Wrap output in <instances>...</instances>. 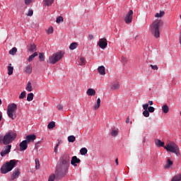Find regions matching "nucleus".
Returning a JSON list of instances; mask_svg holds the SVG:
<instances>
[{
  "instance_id": "2eb2a0df",
  "label": "nucleus",
  "mask_w": 181,
  "mask_h": 181,
  "mask_svg": "<svg viewBox=\"0 0 181 181\" xmlns=\"http://www.w3.org/2000/svg\"><path fill=\"white\" fill-rule=\"evenodd\" d=\"M35 139H36V135L35 134H30V135H27L26 136L27 143H30L32 141H34Z\"/></svg>"
},
{
  "instance_id": "7ed1b4c3",
  "label": "nucleus",
  "mask_w": 181,
  "mask_h": 181,
  "mask_svg": "<svg viewBox=\"0 0 181 181\" xmlns=\"http://www.w3.org/2000/svg\"><path fill=\"white\" fill-rule=\"evenodd\" d=\"M18 160H11L9 162H6L0 168L1 173L2 174H6L11 171L13 168L17 165Z\"/></svg>"
},
{
  "instance_id": "6ab92c4d",
  "label": "nucleus",
  "mask_w": 181,
  "mask_h": 181,
  "mask_svg": "<svg viewBox=\"0 0 181 181\" xmlns=\"http://www.w3.org/2000/svg\"><path fill=\"white\" fill-rule=\"evenodd\" d=\"M37 46L35 44L30 45V49H28V52L30 53H33V52H36Z\"/></svg>"
},
{
  "instance_id": "a878e982",
  "label": "nucleus",
  "mask_w": 181,
  "mask_h": 181,
  "mask_svg": "<svg viewBox=\"0 0 181 181\" xmlns=\"http://www.w3.org/2000/svg\"><path fill=\"white\" fill-rule=\"evenodd\" d=\"M86 60L84 57H81L78 59V65L79 66H85L86 65Z\"/></svg>"
},
{
  "instance_id": "4d7b16f0",
  "label": "nucleus",
  "mask_w": 181,
  "mask_h": 181,
  "mask_svg": "<svg viewBox=\"0 0 181 181\" xmlns=\"http://www.w3.org/2000/svg\"><path fill=\"white\" fill-rule=\"evenodd\" d=\"M88 37H89V40L94 39V36L93 35H89Z\"/></svg>"
},
{
  "instance_id": "603ef678",
  "label": "nucleus",
  "mask_w": 181,
  "mask_h": 181,
  "mask_svg": "<svg viewBox=\"0 0 181 181\" xmlns=\"http://www.w3.org/2000/svg\"><path fill=\"white\" fill-rule=\"evenodd\" d=\"M148 106L149 105L148 104H144L143 105V108L145 110H147L148 109Z\"/></svg>"
},
{
  "instance_id": "09e8293b",
  "label": "nucleus",
  "mask_w": 181,
  "mask_h": 181,
  "mask_svg": "<svg viewBox=\"0 0 181 181\" xmlns=\"http://www.w3.org/2000/svg\"><path fill=\"white\" fill-rule=\"evenodd\" d=\"M151 69H153L154 71L158 70V66L157 65L151 64Z\"/></svg>"
},
{
  "instance_id": "0e129e2a",
  "label": "nucleus",
  "mask_w": 181,
  "mask_h": 181,
  "mask_svg": "<svg viewBox=\"0 0 181 181\" xmlns=\"http://www.w3.org/2000/svg\"><path fill=\"white\" fill-rule=\"evenodd\" d=\"M137 37H138L137 35L135 37V40H136Z\"/></svg>"
},
{
  "instance_id": "4468645a",
  "label": "nucleus",
  "mask_w": 181,
  "mask_h": 181,
  "mask_svg": "<svg viewBox=\"0 0 181 181\" xmlns=\"http://www.w3.org/2000/svg\"><path fill=\"white\" fill-rule=\"evenodd\" d=\"M81 163V160L79 158H78L76 156H73L71 160V164L74 166L76 167L77 164Z\"/></svg>"
},
{
  "instance_id": "7c9ffc66",
  "label": "nucleus",
  "mask_w": 181,
  "mask_h": 181,
  "mask_svg": "<svg viewBox=\"0 0 181 181\" xmlns=\"http://www.w3.org/2000/svg\"><path fill=\"white\" fill-rule=\"evenodd\" d=\"M26 90L28 92L33 91V86L30 81H28V83H27Z\"/></svg>"
},
{
  "instance_id": "1a4fd4ad",
  "label": "nucleus",
  "mask_w": 181,
  "mask_h": 181,
  "mask_svg": "<svg viewBox=\"0 0 181 181\" xmlns=\"http://www.w3.org/2000/svg\"><path fill=\"white\" fill-rule=\"evenodd\" d=\"M98 45L101 49H105L107 47V39H105V38L100 39L98 42Z\"/></svg>"
},
{
  "instance_id": "a19ab883",
  "label": "nucleus",
  "mask_w": 181,
  "mask_h": 181,
  "mask_svg": "<svg viewBox=\"0 0 181 181\" xmlns=\"http://www.w3.org/2000/svg\"><path fill=\"white\" fill-rule=\"evenodd\" d=\"M64 21V18H63V16H58L57 18V20H56V23H60L61 22H63Z\"/></svg>"
},
{
  "instance_id": "6e6552de",
  "label": "nucleus",
  "mask_w": 181,
  "mask_h": 181,
  "mask_svg": "<svg viewBox=\"0 0 181 181\" xmlns=\"http://www.w3.org/2000/svg\"><path fill=\"white\" fill-rule=\"evenodd\" d=\"M133 11L129 10V12L124 16V21L127 24H129L132 22Z\"/></svg>"
},
{
  "instance_id": "39448f33",
  "label": "nucleus",
  "mask_w": 181,
  "mask_h": 181,
  "mask_svg": "<svg viewBox=\"0 0 181 181\" xmlns=\"http://www.w3.org/2000/svg\"><path fill=\"white\" fill-rule=\"evenodd\" d=\"M163 148L165 149L167 151L175 153L177 156H181L180 147L175 142L167 144L166 146L163 147Z\"/></svg>"
},
{
  "instance_id": "f3484780",
  "label": "nucleus",
  "mask_w": 181,
  "mask_h": 181,
  "mask_svg": "<svg viewBox=\"0 0 181 181\" xmlns=\"http://www.w3.org/2000/svg\"><path fill=\"white\" fill-rule=\"evenodd\" d=\"M86 93L89 96H94L96 94V91L93 88H89Z\"/></svg>"
},
{
  "instance_id": "ddd939ff",
  "label": "nucleus",
  "mask_w": 181,
  "mask_h": 181,
  "mask_svg": "<svg viewBox=\"0 0 181 181\" xmlns=\"http://www.w3.org/2000/svg\"><path fill=\"white\" fill-rule=\"evenodd\" d=\"M20 174H21V173H20L19 169L16 168L11 177V180H15V179H17V177H19Z\"/></svg>"
},
{
  "instance_id": "412c9836",
  "label": "nucleus",
  "mask_w": 181,
  "mask_h": 181,
  "mask_svg": "<svg viewBox=\"0 0 181 181\" xmlns=\"http://www.w3.org/2000/svg\"><path fill=\"white\" fill-rule=\"evenodd\" d=\"M165 14V12L164 11H160L158 13H156L155 17L156 18H163Z\"/></svg>"
},
{
  "instance_id": "e2e57ef3",
  "label": "nucleus",
  "mask_w": 181,
  "mask_h": 181,
  "mask_svg": "<svg viewBox=\"0 0 181 181\" xmlns=\"http://www.w3.org/2000/svg\"><path fill=\"white\" fill-rule=\"evenodd\" d=\"M1 104H2V100H0V105H1Z\"/></svg>"
},
{
  "instance_id": "0eeeda50",
  "label": "nucleus",
  "mask_w": 181,
  "mask_h": 181,
  "mask_svg": "<svg viewBox=\"0 0 181 181\" xmlns=\"http://www.w3.org/2000/svg\"><path fill=\"white\" fill-rule=\"evenodd\" d=\"M17 110V105L15 103H12L8 105L7 108V115L9 118L11 119H16V111Z\"/></svg>"
},
{
  "instance_id": "a211bd4d",
  "label": "nucleus",
  "mask_w": 181,
  "mask_h": 181,
  "mask_svg": "<svg viewBox=\"0 0 181 181\" xmlns=\"http://www.w3.org/2000/svg\"><path fill=\"white\" fill-rule=\"evenodd\" d=\"M156 146H157V147H165V142L162 141L160 139H156Z\"/></svg>"
},
{
  "instance_id": "f03ea898",
  "label": "nucleus",
  "mask_w": 181,
  "mask_h": 181,
  "mask_svg": "<svg viewBox=\"0 0 181 181\" xmlns=\"http://www.w3.org/2000/svg\"><path fill=\"white\" fill-rule=\"evenodd\" d=\"M163 25V20H155L151 23V34L156 38H159L160 35V32L159 30V28Z\"/></svg>"
},
{
  "instance_id": "3c124183",
  "label": "nucleus",
  "mask_w": 181,
  "mask_h": 181,
  "mask_svg": "<svg viewBox=\"0 0 181 181\" xmlns=\"http://www.w3.org/2000/svg\"><path fill=\"white\" fill-rule=\"evenodd\" d=\"M122 61L124 64H126L127 62V59L125 57H122Z\"/></svg>"
},
{
  "instance_id": "4be33fe9",
  "label": "nucleus",
  "mask_w": 181,
  "mask_h": 181,
  "mask_svg": "<svg viewBox=\"0 0 181 181\" xmlns=\"http://www.w3.org/2000/svg\"><path fill=\"white\" fill-rule=\"evenodd\" d=\"M33 71V66L31 64H28L25 66V72L28 74H30Z\"/></svg>"
},
{
  "instance_id": "58836bf2",
  "label": "nucleus",
  "mask_w": 181,
  "mask_h": 181,
  "mask_svg": "<svg viewBox=\"0 0 181 181\" xmlns=\"http://www.w3.org/2000/svg\"><path fill=\"white\" fill-rule=\"evenodd\" d=\"M17 53V48L13 47L9 51V54L12 56H15V54Z\"/></svg>"
},
{
  "instance_id": "cd10ccee",
  "label": "nucleus",
  "mask_w": 181,
  "mask_h": 181,
  "mask_svg": "<svg viewBox=\"0 0 181 181\" xmlns=\"http://www.w3.org/2000/svg\"><path fill=\"white\" fill-rule=\"evenodd\" d=\"M13 72V67L11 66V64H9V66H8V76H11Z\"/></svg>"
},
{
  "instance_id": "dca6fc26",
  "label": "nucleus",
  "mask_w": 181,
  "mask_h": 181,
  "mask_svg": "<svg viewBox=\"0 0 181 181\" xmlns=\"http://www.w3.org/2000/svg\"><path fill=\"white\" fill-rule=\"evenodd\" d=\"M98 71L102 76L105 75V74H106V72H105V67L104 66H98Z\"/></svg>"
},
{
  "instance_id": "72a5a7b5",
  "label": "nucleus",
  "mask_w": 181,
  "mask_h": 181,
  "mask_svg": "<svg viewBox=\"0 0 181 181\" xmlns=\"http://www.w3.org/2000/svg\"><path fill=\"white\" fill-rule=\"evenodd\" d=\"M76 141V137L74 135L68 136V141L70 143H74Z\"/></svg>"
},
{
  "instance_id": "c85d7f7f",
  "label": "nucleus",
  "mask_w": 181,
  "mask_h": 181,
  "mask_svg": "<svg viewBox=\"0 0 181 181\" xmlns=\"http://www.w3.org/2000/svg\"><path fill=\"white\" fill-rule=\"evenodd\" d=\"M55 127H56V123H55V122H49V123L48 124V125H47V128H48L49 129H53L54 128H55Z\"/></svg>"
},
{
  "instance_id": "8fccbe9b",
  "label": "nucleus",
  "mask_w": 181,
  "mask_h": 181,
  "mask_svg": "<svg viewBox=\"0 0 181 181\" xmlns=\"http://www.w3.org/2000/svg\"><path fill=\"white\" fill-rule=\"evenodd\" d=\"M148 111L149 112H153L154 111H155V108L153 107H149L148 108Z\"/></svg>"
},
{
  "instance_id": "6e6d98bb",
  "label": "nucleus",
  "mask_w": 181,
  "mask_h": 181,
  "mask_svg": "<svg viewBox=\"0 0 181 181\" xmlns=\"http://www.w3.org/2000/svg\"><path fill=\"white\" fill-rule=\"evenodd\" d=\"M129 123V117H127L126 119V124H128Z\"/></svg>"
},
{
  "instance_id": "37998d69",
  "label": "nucleus",
  "mask_w": 181,
  "mask_h": 181,
  "mask_svg": "<svg viewBox=\"0 0 181 181\" xmlns=\"http://www.w3.org/2000/svg\"><path fill=\"white\" fill-rule=\"evenodd\" d=\"M24 2L26 6H30L33 2V0H24Z\"/></svg>"
},
{
  "instance_id": "20e7f679",
  "label": "nucleus",
  "mask_w": 181,
  "mask_h": 181,
  "mask_svg": "<svg viewBox=\"0 0 181 181\" xmlns=\"http://www.w3.org/2000/svg\"><path fill=\"white\" fill-rule=\"evenodd\" d=\"M63 56H64V52L59 51L57 52L55 54H53L51 57H49V59L47 60V63L54 65L57 62H59L62 59H63Z\"/></svg>"
},
{
  "instance_id": "f704fd0d",
  "label": "nucleus",
  "mask_w": 181,
  "mask_h": 181,
  "mask_svg": "<svg viewBox=\"0 0 181 181\" xmlns=\"http://www.w3.org/2000/svg\"><path fill=\"white\" fill-rule=\"evenodd\" d=\"M39 60L40 62H45V56L44 53L39 54Z\"/></svg>"
},
{
  "instance_id": "ea45409f",
  "label": "nucleus",
  "mask_w": 181,
  "mask_h": 181,
  "mask_svg": "<svg viewBox=\"0 0 181 181\" xmlns=\"http://www.w3.org/2000/svg\"><path fill=\"white\" fill-rule=\"evenodd\" d=\"M35 169L38 170L40 168V166L39 159H35Z\"/></svg>"
},
{
  "instance_id": "423d86ee",
  "label": "nucleus",
  "mask_w": 181,
  "mask_h": 181,
  "mask_svg": "<svg viewBox=\"0 0 181 181\" xmlns=\"http://www.w3.org/2000/svg\"><path fill=\"white\" fill-rule=\"evenodd\" d=\"M16 133L13 132H8L6 134L4 135V138L2 139L3 144L4 145H8L16 139Z\"/></svg>"
},
{
  "instance_id": "c03bdc74",
  "label": "nucleus",
  "mask_w": 181,
  "mask_h": 181,
  "mask_svg": "<svg viewBox=\"0 0 181 181\" xmlns=\"http://www.w3.org/2000/svg\"><path fill=\"white\" fill-rule=\"evenodd\" d=\"M143 115L147 118L148 117H149L150 113L147 110H146L143 112Z\"/></svg>"
},
{
  "instance_id": "b1692460",
  "label": "nucleus",
  "mask_w": 181,
  "mask_h": 181,
  "mask_svg": "<svg viewBox=\"0 0 181 181\" xmlns=\"http://www.w3.org/2000/svg\"><path fill=\"white\" fill-rule=\"evenodd\" d=\"M36 56H38V53L37 52H34L33 54H31V56L28 57V62H32Z\"/></svg>"
},
{
  "instance_id": "9d476101",
  "label": "nucleus",
  "mask_w": 181,
  "mask_h": 181,
  "mask_svg": "<svg viewBox=\"0 0 181 181\" xmlns=\"http://www.w3.org/2000/svg\"><path fill=\"white\" fill-rule=\"evenodd\" d=\"M11 144H8V146H5V147L1 150V156L4 157L6 155L8 154L11 151Z\"/></svg>"
},
{
  "instance_id": "473e14b6",
  "label": "nucleus",
  "mask_w": 181,
  "mask_h": 181,
  "mask_svg": "<svg viewBox=\"0 0 181 181\" xmlns=\"http://www.w3.org/2000/svg\"><path fill=\"white\" fill-rule=\"evenodd\" d=\"M54 0H45V4L47 6H50L54 4Z\"/></svg>"
},
{
  "instance_id": "680f3d73",
  "label": "nucleus",
  "mask_w": 181,
  "mask_h": 181,
  "mask_svg": "<svg viewBox=\"0 0 181 181\" xmlns=\"http://www.w3.org/2000/svg\"><path fill=\"white\" fill-rule=\"evenodd\" d=\"M2 119V115H0V121Z\"/></svg>"
},
{
  "instance_id": "de8ad7c7",
  "label": "nucleus",
  "mask_w": 181,
  "mask_h": 181,
  "mask_svg": "<svg viewBox=\"0 0 181 181\" xmlns=\"http://www.w3.org/2000/svg\"><path fill=\"white\" fill-rule=\"evenodd\" d=\"M33 15V9H28V13H27V16L31 17Z\"/></svg>"
},
{
  "instance_id": "bb28decb",
  "label": "nucleus",
  "mask_w": 181,
  "mask_h": 181,
  "mask_svg": "<svg viewBox=\"0 0 181 181\" xmlns=\"http://www.w3.org/2000/svg\"><path fill=\"white\" fill-rule=\"evenodd\" d=\"M101 100L100 98L97 99L96 104L93 106V109L98 110L100 107Z\"/></svg>"
},
{
  "instance_id": "f8f14e48",
  "label": "nucleus",
  "mask_w": 181,
  "mask_h": 181,
  "mask_svg": "<svg viewBox=\"0 0 181 181\" xmlns=\"http://www.w3.org/2000/svg\"><path fill=\"white\" fill-rule=\"evenodd\" d=\"M20 149L21 151H24L28 148V141L27 140H23L20 143Z\"/></svg>"
},
{
  "instance_id": "338daca9",
  "label": "nucleus",
  "mask_w": 181,
  "mask_h": 181,
  "mask_svg": "<svg viewBox=\"0 0 181 181\" xmlns=\"http://www.w3.org/2000/svg\"><path fill=\"white\" fill-rule=\"evenodd\" d=\"M180 19H181V14H180Z\"/></svg>"
},
{
  "instance_id": "864d4df0",
  "label": "nucleus",
  "mask_w": 181,
  "mask_h": 181,
  "mask_svg": "<svg viewBox=\"0 0 181 181\" xmlns=\"http://www.w3.org/2000/svg\"><path fill=\"white\" fill-rule=\"evenodd\" d=\"M57 108L59 110H63V105H58L57 106Z\"/></svg>"
},
{
  "instance_id": "2f4dec72",
  "label": "nucleus",
  "mask_w": 181,
  "mask_h": 181,
  "mask_svg": "<svg viewBox=\"0 0 181 181\" xmlns=\"http://www.w3.org/2000/svg\"><path fill=\"white\" fill-rule=\"evenodd\" d=\"M119 134V130L118 129H112L111 132V136L113 137L117 136Z\"/></svg>"
},
{
  "instance_id": "49530a36",
  "label": "nucleus",
  "mask_w": 181,
  "mask_h": 181,
  "mask_svg": "<svg viewBox=\"0 0 181 181\" xmlns=\"http://www.w3.org/2000/svg\"><path fill=\"white\" fill-rule=\"evenodd\" d=\"M26 96V92L23 91V93H21V95L19 96L20 99H23L25 98Z\"/></svg>"
},
{
  "instance_id": "c9c22d12",
  "label": "nucleus",
  "mask_w": 181,
  "mask_h": 181,
  "mask_svg": "<svg viewBox=\"0 0 181 181\" xmlns=\"http://www.w3.org/2000/svg\"><path fill=\"white\" fill-rule=\"evenodd\" d=\"M34 98V94L33 93H28V95H27V100L28 102H30L33 100Z\"/></svg>"
},
{
  "instance_id": "79ce46f5",
  "label": "nucleus",
  "mask_w": 181,
  "mask_h": 181,
  "mask_svg": "<svg viewBox=\"0 0 181 181\" xmlns=\"http://www.w3.org/2000/svg\"><path fill=\"white\" fill-rule=\"evenodd\" d=\"M59 146H60V141H59V142L56 144V146H55V147H54V152L55 153H58V149H59Z\"/></svg>"
},
{
  "instance_id": "393cba45",
  "label": "nucleus",
  "mask_w": 181,
  "mask_h": 181,
  "mask_svg": "<svg viewBox=\"0 0 181 181\" xmlns=\"http://www.w3.org/2000/svg\"><path fill=\"white\" fill-rule=\"evenodd\" d=\"M169 110H170V108H169V107H168V105H163L162 106V111H163V112H164L165 114L168 113V112H169Z\"/></svg>"
},
{
  "instance_id": "774afa93",
  "label": "nucleus",
  "mask_w": 181,
  "mask_h": 181,
  "mask_svg": "<svg viewBox=\"0 0 181 181\" xmlns=\"http://www.w3.org/2000/svg\"><path fill=\"white\" fill-rule=\"evenodd\" d=\"M180 115H181V112H180Z\"/></svg>"
},
{
  "instance_id": "13d9d810",
  "label": "nucleus",
  "mask_w": 181,
  "mask_h": 181,
  "mask_svg": "<svg viewBox=\"0 0 181 181\" xmlns=\"http://www.w3.org/2000/svg\"><path fill=\"white\" fill-rule=\"evenodd\" d=\"M179 41H180V44L181 45V30L180 33Z\"/></svg>"
},
{
  "instance_id": "052dcab7",
  "label": "nucleus",
  "mask_w": 181,
  "mask_h": 181,
  "mask_svg": "<svg viewBox=\"0 0 181 181\" xmlns=\"http://www.w3.org/2000/svg\"><path fill=\"white\" fill-rule=\"evenodd\" d=\"M148 105H153V102L151 101V100L148 101Z\"/></svg>"
},
{
  "instance_id": "69168bd1",
  "label": "nucleus",
  "mask_w": 181,
  "mask_h": 181,
  "mask_svg": "<svg viewBox=\"0 0 181 181\" xmlns=\"http://www.w3.org/2000/svg\"><path fill=\"white\" fill-rule=\"evenodd\" d=\"M130 124H132V122H130Z\"/></svg>"
},
{
  "instance_id": "5701e85b",
  "label": "nucleus",
  "mask_w": 181,
  "mask_h": 181,
  "mask_svg": "<svg viewBox=\"0 0 181 181\" xmlns=\"http://www.w3.org/2000/svg\"><path fill=\"white\" fill-rule=\"evenodd\" d=\"M173 165V161H172L170 159H167V163H166V164L165 165V166H164V168H165V169H168V168H170V167L171 166V165Z\"/></svg>"
},
{
  "instance_id": "a18cd8bd",
  "label": "nucleus",
  "mask_w": 181,
  "mask_h": 181,
  "mask_svg": "<svg viewBox=\"0 0 181 181\" xmlns=\"http://www.w3.org/2000/svg\"><path fill=\"white\" fill-rule=\"evenodd\" d=\"M54 33V29H53L52 27H50V28H48V30H47V33L48 35L52 34V33Z\"/></svg>"
},
{
  "instance_id": "e433bc0d",
  "label": "nucleus",
  "mask_w": 181,
  "mask_h": 181,
  "mask_svg": "<svg viewBox=\"0 0 181 181\" xmlns=\"http://www.w3.org/2000/svg\"><path fill=\"white\" fill-rule=\"evenodd\" d=\"M88 153V150L87 148H86V147H83V148H81L80 150V153L82 155V156H85Z\"/></svg>"
},
{
  "instance_id": "c756f323",
  "label": "nucleus",
  "mask_w": 181,
  "mask_h": 181,
  "mask_svg": "<svg viewBox=\"0 0 181 181\" xmlns=\"http://www.w3.org/2000/svg\"><path fill=\"white\" fill-rule=\"evenodd\" d=\"M171 181H181V173H180L177 175L174 176L172 179Z\"/></svg>"
},
{
  "instance_id": "f257e3e1",
  "label": "nucleus",
  "mask_w": 181,
  "mask_h": 181,
  "mask_svg": "<svg viewBox=\"0 0 181 181\" xmlns=\"http://www.w3.org/2000/svg\"><path fill=\"white\" fill-rule=\"evenodd\" d=\"M59 160L61 163L56 170L57 179H63L68 172L70 165V156L69 155H64L60 158Z\"/></svg>"
},
{
  "instance_id": "bf43d9fd",
  "label": "nucleus",
  "mask_w": 181,
  "mask_h": 181,
  "mask_svg": "<svg viewBox=\"0 0 181 181\" xmlns=\"http://www.w3.org/2000/svg\"><path fill=\"white\" fill-rule=\"evenodd\" d=\"M115 163H116L117 165H119V160H118V158H117L115 160Z\"/></svg>"
},
{
  "instance_id": "4c0bfd02",
  "label": "nucleus",
  "mask_w": 181,
  "mask_h": 181,
  "mask_svg": "<svg viewBox=\"0 0 181 181\" xmlns=\"http://www.w3.org/2000/svg\"><path fill=\"white\" fill-rule=\"evenodd\" d=\"M78 45L76 42H73L70 45L69 49L74 50L78 47Z\"/></svg>"
},
{
  "instance_id": "aec40b11",
  "label": "nucleus",
  "mask_w": 181,
  "mask_h": 181,
  "mask_svg": "<svg viewBox=\"0 0 181 181\" xmlns=\"http://www.w3.org/2000/svg\"><path fill=\"white\" fill-rule=\"evenodd\" d=\"M56 175L54 174H52L51 175H49V178H48V181H54L55 179L57 180H60V179L57 178V173H55Z\"/></svg>"
},
{
  "instance_id": "5fc2aeb1",
  "label": "nucleus",
  "mask_w": 181,
  "mask_h": 181,
  "mask_svg": "<svg viewBox=\"0 0 181 181\" xmlns=\"http://www.w3.org/2000/svg\"><path fill=\"white\" fill-rule=\"evenodd\" d=\"M42 144V141H38L35 143V146H38V145Z\"/></svg>"
},
{
  "instance_id": "9b49d317",
  "label": "nucleus",
  "mask_w": 181,
  "mask_h": 181,
  "mask_svg": "<svg viewBox=\"0 0 181 181\" xmlns=\"http://www.w3.org/2000/svg\"><path fill=\"white\" fill-rule=\"evenodd\" d=\"M120 88V83L118 81H113L111 86L110 89L112 90H118Z\"/></svg>"
}]
</instances>
